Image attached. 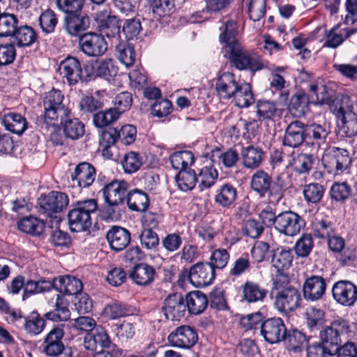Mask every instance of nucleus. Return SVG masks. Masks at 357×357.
Instances as JSON below:
<instances>
[{
  "mask_svg": "<svg viewBox=\"0 0 357 357\" xmlns=\"http://www.w3.org/2000/svg\"><path fill=\"white\" fill-rule=\"evenodd\" d=\"M167 340L174 347L190 349L197 342L198 335L194 328L183 325L172 331Z\"/></svg>",
  "mask_w": 357,
  "mask_h": 357,
  "instance_id": "nucleus-11",
  "label": "nucleus"
},
{
  "mask_svg": "<svg viewBox=\"0 0 357 357\" xmlns=\"http://www.w3.org/2000/svg\"><path fill=\"white\" fill-rule=\"evenodd\" d=\"M18 47H29L35 43L38 36L36 31L29 26L24 25L17 27L12 36Z\"/></svg>",
  "mask_w": 357,
  "mask_h": 357,
  "instance_id": "nucleus-38",
  "label": "nucleus"
},
{
  "mask_svg": "<svg viewBox=\"0 0 357 357\" xmlns=\"http://www.w3.org/2000/svg\"><path fill=\"white\" fill-rule=\"evenodd\" d=\"M314 246L313 238L311 234H303L294 245L296 255L299 257H307L311 252Z\"/></svg>",
  "mask_w": 357,
  "mask_h": 357,
  "instance_id": "nucleus-51",
  "label": "nucleus"
},
{
  "mask_svg": "<svg viewBox=\"0 0 357 357\" xmlns=\"http://www.w3.org/2000/svg\"><path fill=\"white\" fill-rule=\"evenodd\" d=\"M142 165V158L137 153L130 151L126 153L122 162V167L126 173L136 172Z\"/></svg>",
  "mask_w": 357,
  "mask_h": 357,
  "instance_id": "nucleus-54",
  "label": "nucleus"
},
{
  "mask_svg": "<svg viewBox=\"0 0 357 357\" xmlns=\"http://www.w3.org/2000/svg\"><path fill=\"white\" fill-rule=\"evenodd\" d=\"M239 85L233 73H224L216 80L215 90L221 98L229 99L236 92Z\"/></svg>",
  "mask_w": 357,
  "mask_h": 357,
  "instance_id": "nucleus-26",
  "label": "nucleus"
},
{
  "mask_svg": "<svg viewBox=\"0 0 357 357\" xmlns=\"http://www.w3.org/2000/svg\"><path fill=\"white\" fill-rule=\"evenodd\" d=\"M321 161L328 172L339 175L349 168L351 158L347 149L330 146L325 150Z\"/></svg>",
  "mask_w": 357,
  "mask_h": 357,
  "instance_id": "nucleus-5",
  "label": "nucleus"
},
{
  "mask_svg": "<svg viewBox=\"0 0 357 357\" xmlns=\"http://www.w3.org/2000/svg\"><path fill=\"white\" fill-rule=\"evenodd\" d=\"M288 109L295 117L299 118L304 116L307 109L306 96L301 93L294 95L290 99Z\"/></svg>",
  "mask_w": 357,
  "mask_h": 357,
  "instance_id": "nucleus-49",
  "label": "nucleus"
},
{
  "mask_svg": "<svg viewBox=\"0 0 357 357\" xmlns=\"http://www.w3.org/2000/svg\"><path fill=\"white\" fill-rule=\"evenodd\" d=\"M105 314L112 319H118L130 314L128 306L120 302H112L104 308Z\"/></svg>",
  "mask_w": 357,
  "mask_h": 357,
  "instance_id": "nucleus-57",
  "label": "nucleus"
},
{
  "mask_svg": "<svg viewBox=\"0 0 357 357\" xmlns=\"http://www.w3.org/2000/svg\"><path fill=\"white\" fill-rule=\"evenodd\" d=\"M222 31L219 39L220 43H225V51L229 47L239 45L236 39L237 34V24L234 20H227L223 23V26L220 28Z\"/></svg>",
  "mask_w": 357,
  "mask_h": 357,
  "instance_id": "nucleus-33",
  "label": "nucleus"
},
{
  "mask_svg": "<svg viewBox=\"0 0 357 357\" xmlns=\"http://www.w3.org/2000/svg\"><path fill=\"white\" fill-rule=\"evenodd\" d=\"M243 165L248 169H255L261 164L264 152L257 146H248L242 149L241 153Z\"/></svg>",
  "mask_w": 357,
  "mask_h": 357,
  "instance_id": "nucleus-30",
  "label": "nucleus"
},
{
  "mask_svg": "<svg viewBox=\"0 0 357 357\" xmlns=\"http://www.w3.org/2000/svg\"><path fill=\"white\" fill-rule=\"evenodd\" d=\"M184 300L189 313L193 314L203 312L208 303L206 294L199 291L188 293Z\"/></svg>",
  "mask_w": 357,
  "mask_h": 357,
  "instance_id": "nucleus-31",
  "label": "nucleus"
},
{
  "mask_svg": "<svg viewBox=\"0 0 357 357\" xmlns=\"http://www.w3.org/2000/svg\"><path fill=\"white\" fill-rule=\"evenodd\" d=\"M98 208L97 201L89 199L77 202L68 211V220L72 231L81 232L88 230L91 225V215Z\"/></svg>",
  "mask_w": 357,
  "mask_h": 357,
  "instance_id": "nucleus-2",
  "label": "nucleus"
},
{
  "mask_svg": "<svg viewBox=\"0 0 357 357\" xmlns=\"http://www.w3.org/2000/svg\"><path fill=\"white\" fill-rule=\"evenodd\" d=\"M18 19L13 14H0V36L12 37L18 27Z\"/></svg>",
  "mask_w": 357,
  "mask_h": 357,
  "instance_id": "nucleus-44",
  "label": "nucleus"
},
{
  "mask_svg": "<svg viewBox=\"0 0 357 357\" xmlns=\"http://www.w3.org/2000/svg\"><path fill=\"white\" fill-rule=\"evenodd\" d=\"M126 201L129 209L138 212L145 211L149 204L147 194L138 189L130 191L126 196Z\"/></svg>",
  "mask_w": 357,
  "mask_h": 357,
  "instance_id": "nucleus-32",
  "label": "nucleus"
},
{
  "mask_svg": "<svg viewBox=\"0 0 357 357\" xmlns=\"http://www.w3.org/2000/svg\"><path fill=\"white\" fill-rule=\"evenodd\" d=\"M128 183L124 181H113L102 189L105 202L109 206L122 204L126 197Z\"/></svg>",
  "mask_w": 357,
  "mask_h": 357,
  "instance_id": "nucleus-21",
  "label": "nucleus"
},
{
  "mask_svg": "<svg viewBox=\"0 0 357 357\" xmlns=\"http://www.w3.org/2000/svg\"><path fill=\"white\" fill-rule=\"evenodd\" d=\"M293 259V255L289 249L284 247L277 248L273 250L271 263L277 272L287 269Z\"/></svg>",
  "mask_w": 357,
  "mask_h": 357,
  "instance_id": "nucleus-34",
  "label": "nucleus"
},
{
  "mask_svg": "<svg viewBox=\"0 0 357 357\" xmlns=\"http://www.w3.org/2000/svg\"><path fill=\"white\" fill-rule=\"evenodd\" d=\"M241 288L242 300L248 303L262 302L267 296V289L252 280H246Z\"/></svg>",
  "mask_w": 357,
  "mask_h": 357,
  "instance_id": "nucleus-27",
  "label": "nucleus"
},
{
  "mask_svg": "<svg viewBox=\"0 0 357 357\" xmlns=\"http://www.w3.org/2000/svg\"><path fill=\"white\" fill-rule=\"evenodd\" d=\"M272 294H274V305L280 312H291L301 305V294L290 284L287 276L280 275L273 280Z\"/></svg>",
  "mask_w": 357,
  "mask_h": 357,
  "instance_id": "nucleus-1",
  "label": "nucleus"
},
{
  "mask_svg": "<svg viewBox=\"0 0 357 357\" xmlns=\"http://www.w3.org/2000/svg\"><path fill=\"white\" fill-rule=\"evenodd\" d=\"M38 21L42 31L46 33H52L58 23L56 14L50 8L41 13Z\"/></svg>",
  "mask_w": 357,
  "mask_h": 357,
  "instance_id": "nucleus-50",
  "label": "nucleus"
},
{
  "mask_svg": "<svg viewBox=\"0 0 357 357\" xmlns=\"http://www.w3.org/2000/svg\"><path fill=\"white\" fill-rule=\"evenodd\" d=\"M277 177L278 185H272L271 176L264 170H257L251 177V189L260 197L268 196L270 202H278L282 197V190L284 185Z\"/></svg>",
  "mask_w": 357,
  "mask_h": 357,
  "instance_id": "nucleus-3",
  "label": "nucleus"
},
{
  "mask_svg": "<svg viewBox=\"0 0 357 357\" xmlns=\"http://www.w3.org/2000/svg\"><path fill=\"white\" fill-rule=\"evenodd\" d=\"M225 52L229 54V61L239 70L249 69L257 71L264 68L261 58L256 54L250 53L243 50L240 44L229 47Z\"/></svg>",
  "mask_w": 357,
  "mask_h": 357,
  "instance_id": "nucleus-7",
  "label": "nucleus"
},
{
  "mask_svg": "<svg viewBox=\"0 0 357 357\" xmlns=\"http://www.w3.org/2000/svg\"><path fill=\"white\" fill-rule=\"evenodd\" d=\"M139 239L142 246L147 250H154L159 245L158 234L151 229H144Z\"/></svg>",
  "mask_w": 357,
  "mask_h": 357,
  "instance_id": "nucleus-64",
  "label": "nucleus"
},
{
  "mask_svg": "<svg viewBox=\"0 0 357 357\" xmlns=\"http://www.w3.org/2000/svg\"><path fill=\"white\" fill-rule=\"evenodd\" d=\"M176 181L181 190L188 191L195 187L197 182V177L195 171L185 169L178 172L176 176Z\"/></svg>",
  "mask_w": 357,
  "mask_h": 357,
  "instance_id": "nucleus-47",
  "label": "nucleus"
},
{
  "mask_svg": "<svg viewBox=\"0 0 357 357\" xmlns=\"http://www.w3.org/2000/svg\"><path fill=\"white\" fill-rule=\"evenodd\" d=\"M136 134L135 127L128 124L122 126L119 130L116 128H109L102 132V137L108 144H114L117 140H119L125 145H130L135 141Z\"/></svg>",
  "mask_w": 357,
  "mask_h": 357,
  "instance_id": "nucleus-17",
  "label": "nucleus"
},
{
  "mask_svg": "<svg viewBox=\"0 0 357 357\" xmlns=\"http://www.w3.org/2000/svg\"><path fill=\"white\" fill-rule=\"evenodd\" d=\"M283 340L286 341L289 349L294 351L300 350L307 343L305 335L298 330H293L289 333L286 332Z\"/></svg>",
  "mask_w": 357,
  "mask_h": 357,
  "instance_id": "nucleus-56",
  "label": "nucleus"
},
{
  "mask_svg": "<svg viewBox=\"0 0 357 357\" xmlns=\"http://www.w3.org/2000/svg\"><path fill=\"white\" fill-rule=\"evenodd\" d=\"M236 189L229 183L222 185L216 192L215 202L222 207H229L236 199Z\"/></svg>",
  "mask_w": 357,
  "mask_h": 357,
  "instance_id": "nucleus-39",
  "label": "nucleus"
},
{
  "mask_svg": "<svg viewBox=\"0 0 357 357\" xmlns=\"http://www.w3.org/2000/svg\"><path fill=\"white\" fill-rule=\"evenodd\" d=\"M305 225V222L298 213L286 211L278 215L276 230L286 236H293L298 234Z\"/></svg>",
  "mask_w": 357,
  "mask_h": 357,
  "instance_id": "nucleus-10",
  "label": "nucleus"
},
{
  "mask_svg": "<svg viewBox=\"0 0 357 357\" xmlns=\"http://www.w3.org/2000/svg\"><path fill=\"white\" fill-rule=\"evenodd\" d=\"M335 301L344 306H351L357 301V287L351 281L340 280L332 288Z\"/></svg>",
  "mask_w": 357,
  "mask_h": 357,
  "instance_id": "nucleus-14",
  "label": "nucleus"
},
{
  "mask_svg": "<svg viewBox=\"0 0 357 357\" xmlns=\"http://www.w3.org/2000/svg\"><path fill=\"white\" fill-rule=\"evenodd\" d=\"M218 173L217 170L213 167H205L200 170L197 177V182L206 188L211 187L217 180Z\"/></svg>",
  "mask_w": 357,
  "mask_h": 357,
  "instance_id": "nucleus-63",
  "label": "nucleus"
},
{
  "mask_svg": "<svg viewBox=\"0 0 357 357\" xmlns=\"http://www.w3.org/2000/svg\"><path fill=\"white\" fill-rule=\"evenodd\" d=\"M326 289V280L322 276L312 275L303 284V297L307 301H317L323 297Z\"/></svg>",
  "mask_w": 357,
  "mask_h": 357,
  "instance_id": "nucleus-19",
  "label": "nucleus"
},
{
  "mask_svg": "<svg viewBox=\"0 0 357 357\" xmlns=\"http://www.w3.org/2000/svg\"><path fill=\"white\" fill-rule=\"evenodd\" d=\"M54 289L63 294L77 296L81 294L83 285L77 278L61 276L58 279L54 278Z\"/></svg>",
  "mask_w": 357,
  "mask_h": 357,
  "instance_id": "nucleus-29",
  "label": "nucleus"
},
{
  "mask_svg": "<svg viewBox=\"0 0 357 357\" xmlns=\"http://www.w3.org/2000/svg\"><path fill=\"white\" fill-rule=\"evenodd\" d=\"M84 70L88 77L109 79L118 73V67L110 58H105L95 61L88 62L84 66Z\"/></svg>",
  "mask_w": 357,
  "mask_h": 357,
  "instance_id": "nucleus-13",
  "label": "nucleus"
},
{
  "mask_svg": "<svg viewBox=\"0 0 357 357\" xmlns=\"http://www.w3.org/2000/svg\"><path fill=\"white\" fill-rule=\"evenodd\" d=\"M306 144H310L312 149L317 151L326 144V139L331 131L326 124L310 123L305 124Z\"/></svg>",
  "mask_w": 357,
  "mask_h": 357,
  "instance_id": "nucleus-20",
  "label": "nucleus"
},
{
  "mask_svg": "<svg viewBox=\"0 0 357 357\" xmlns=\"http://www.w3.org/2000/svg\"><path fill=\"white\" fill-rule=\"evenodd\" d=\"M60 120L66 137L77 139L84 134V125L78 119L70 118L69 114L68 117Z\"/></svg>",
  "mask_w": 357,
  "mask_h": 357,
  "instance_id": "nucleus-36",
  "label": "nucleus"
},
{
  "mask_svg": "<svg viewBox=\"0 0 357 357\" xmlns=\"http://www.w3.org/2000/svg\"><path fill=\"white\" fill-rule=\"evenodd\" d=\"M169 161L172 168L181 171L194 162V156L188 151H177L170 155Z\"/></svg>",
  "mask_w": 357,
  "mask_h": 357,
  "instance_id": "nucleus-45",
  "label": "nucleus"
},
{
  "mask_svg": "<svg viewBox=\"0 0 357 357\" xmlns=\"http://www.w3.org/2000/svg\"><path fill=\"white\" fill-rule=\"evenodd\" d=\"M350 332L348 321L337 319L330 326L324 328L319 333L321 343L336 354L342 342V337Z\"/></svg>",
  "mask_w": 357,
  "mask_h": 357,
  "instance_id": "nucleus-4",
  "label": "nucleus"
},
{
  "mask_svg": "<svg viewBox=\"0 0 357 357\" xmlns=\"http://www.w3.org/2000/svg\"><path fill=\"white\" fill-rule=\"evenodd\" d=\"M330 193L333 200L344 202L350 197L351 189L345 182L335 183L331 188Z\"/></svg>",
  "mask_w": 357,
  "mask_h": 357,
  "instance_id": "nucleus-62",
  "label": "nucleus"
},
{
  "mask_svg": "<svg viewBox=\"0 0 357 357\" xmlns=\"http://www.w3.org/2000/svg\"><path fill=\"white\" fill-rule=\"evenodd\" d=\"M161 310L167 319L181 320L185 317L186 312L184 298L181 294L177 293L169 295L164 301Z\"/></svg>",
  "mask_w": 357,
  "mask_h": 357,
  "instance_id": "nucleus-15",
  "label": "nucleus"
},
{
  "mask_svg": "<svg viewBox=\"0 0 357 357\" xmlns=\"http://www.w3.org/2000/svg\"><path fill=\"white\" fill-rule=\"evenodd\" d=\"M96 178V169L89 162H80L78 164L73 173L71 174V178L73 182L80 188H88L92 185Z\"/></svg>",
  "mask_w": 357,
  "mask_h": 357,
  "instance_id": "nucleus-25",
  "label": "nucleus"
},
{
  "mask_svg": "<svg viewBox=\"0 0 357 357\" xmlns=\"http://www.w3.org/2000/svg\"><path fill=\"white\" fill-rule=\"evenodd\" d=\"M303 192L307 202L317 203L323 197L324 188L319 183H312L305 185Z\"/></svg>",
  "mask_w": 357,
  "mask_h": 357,
  "instance_id": "nucleus-61",
  "label": "nucleus"
},
{
  "mask_svg": "<svg viewBox=\"0 0 357 357\" xmlns=\"http://www.w3.org/2000/svg\"><path fill=\"white\" fill-rule=\"evenodd\" d=\"M155 275V268L145 263L135 265L129 273L133 282L139 286L150 284L153 281Z\"/></svg>",
  "mask_w": 357,
  "mask_h": 357,
  "instance_id": "nucleus-28",
  "label": "nucleus"
},
{
  "mask_svg": "<svg viewBox=\"0 0 357 357\" xmlns=\"http://www.w3.org/2000/svg\"><path fill=\"white\" fill-rule=\"evenodd\" d=\"M45 326V321L37 312H33L26 320L24 329L27 333L36 335L40 333Z\"/></svg>",
  "mask_w": 357,
  "mask_h": 357,
  "instance_id": "nucleus-52",
  "label": "nucleus"
},
{
  "mask_svg": "<svg viewBox=\"0 0 357 357\" xmlns=\"http://www.w3.org/2000/svg\"><path fill=\"white\" fill-rule=\"evenodd\" d=\"M66 194L52 191L46 195H41L38 199V211L40 213L52 216V214L62 211L68 204Z\"/></svg>",
  "mask_w": 357,
  "mask_h": 357,
  "instance_id": "nucleus-9",
  "label": "nucleus"
},
{
  "mask_svg": "<svg viewBox=\"0 0 357 357\" xmlns=\"http://www.w3.org/2000/svg\"><path fill=\"white\" fill-rule=\"evenodd\" d=\"M117 57L126 67H130L135 61V52L133 46L127 42L119 43L116 46Z\"/></svg>",
  "mask_w": 357,
  "mask_h": 357,
  "instance_id": "nucleus-48",
  "label": "nucleus"
},
{
  "mask_svg": "<svg viewBox=\"0 0 357 357\" xmlns=\"http://www.w3.org/2000/svg\"><path fill=\"white\" fill-rule=\"evenodd\" d=\"M150 8L154 17L159 20L169 16L174 12V0H153Z\"/></svg>",
  "mask_w": 357,
  "mask_h": 357,
  "instance_id": "nucleus-46",
  "label": "nucleus"
},
{
  "mask_svg": "<svg viewBox=\"0 0 357 357\" xmlns=\"http://www.w3.org/2000/svg\"><path fill=\"white\" fill-rule=\"evenodd\" d=\"M89 16L82 11L66 15L64 17V29L71 36H77L80 33L90 27Z\"/></svg>",
  "mask_w": 357,
  "mask_h": 357,
  "instance_id": "nucleus-22",
  "label": "nucleus"
},
{
  "mask_svg": "<svg viewBox=\"0 0 357 357\" xmlns=\"http://www.w3.org/2000/svg\"><path fill=\"white\" fill-rule=\"evenodd\" d=\"M58 9L66 15L82 11L86 0H55Z\"/></svg>",
  "mask_w": 357,
  "mask_h": 357,
  "instance_id": "nucleus-55",
  "label": "nucleus"
},
{
  "mask_svg": "<svg viewBox=\"0 0 357 357\" xmlns=\"http://www.w3.org/2000/svg\"><path fill=\"white\" fill-rule=\"evenodd\" d=\"M354 30L340 29V25H336L332 29L326 32L327 38L324 43V46L336 48L340 45L344 40L354 33Z\"/></svg>",
  "mask_w": 357,
  "mask_h": 357,
  "instance_id": "nucleus-37",
  "label": "nucleus"
},
{
  "mask_svg": "<svg viewBox=\"0 0 357 357\" xmlns=\"http://www.w3.org/2000/svg\"><path fill=\"white\" fill-rule=\"evenodd\" d=\"M287 328L281 318L267 319L260 325V333L264 340L270 344L281 342L286 337Z\"/></svg>",
  "mask_w": 357,
  "mask_h": 357,
  "instance_id": "nucleus-12",
  "label": "nucleus"
},
{
  "mask_svg": "<svg viewBox=\"0 0 357 357\" xmlns=\"http://www.w3.org/2000/svg\"><path fill=\"white\" fill-rule=\"evenodd\" d=\"M305 124L301 121H291L286 128L282 144L291 148H297L306 143Z\"/></svg>",
  "mask_w": 357,
  "mask_h": 357,
  "instance_id": "nucleus-18",
  "label": "nucleus"
},
{
  "mask_svg": "<svg viewBox=\"0 0 357 357\" xmlns=\"http://www.w3.org/2000/svg\"><path fill=\"white\" fill-rule=\"evenodd\" d=\"M79 50L89 57H100L105 54L108 45L103 35L89 31L81 35L78 40Z\"/></svg>",
  "mask_w": 357,
  "mask_h": 357,
  "instance_id": "nucleus-8",
  "label": "nucleus"
},
{
  "mask_svg": "<svg viewBox=\"0 0 357 357\" xmlns=\"http://www.w3.org/2000/svg\"><path fill=\"white\" fill-rule=\"evenodd\" d=\"M257 107L258 116L266 119H271L280 115V112L276 108L275 103L271 101L259 100L257 103Z\"/></svg>",
  "mask_w": 357,
  "mask_h": 357,
  "instance_id": "nucleus-59",
  "label": "nucleus"
},
{
  "mask_svg": "<svg viewBox=\"0 0 357 357\" xmlns=\"http://www.w3.org/2000/svg\"><path fill=\"white\" fill-rule=\"evenodd\" d=\"M305 319L307 327L311 330L317 329L324 322V312L322 310L312 307L307 309Z\"/></svg>",
  "mask_w": 357,
  "mask_h": 357,
  "instance_id": "nucleus-53",
  "label": "nucleus"
},
{
  "mask_svg": "<svg viewBox=\"0 0 357 357\" xmlns=\"http://www.w3.org/2000/svg\"><path fill=\"white\" fill-rule=\"evenodd\" d=\"M2 123L6 130L17 135H21L26 128L25 119L19 114L9 113L5 115Z\"/></svg>",
  "mask_w": 357,
  "mask_h": 357,
  "instance_id": "nucleus-40",
  "label": "nucleus"
},
{
  "mask_svg": "<svg viewBox=\"0 0 357 357\" xmlns=\"http://www.w3.org/2000/svg\"><path fill=\"white\" fill-rule=\"evenodd\" d=\"M53 310L45 314L47 319L53 321H63L70 319V313L68 308L66 300L61 295H57Z\"/></svg>",
  "mask_w": 357,
  "mask_h": 357,
  "instance_id": "nucleus-35",
  "label": "nucleus"
},
{
  "mask_svg": "<svg viewBox=\"0 0 357 357\" xmlns=\"http://www.w3.org/2000/svg\"><path fill=\"white\" fill-rule=\"evenodd\" d=\"M308 96L316 104H330L332 101V90L325 85L310 84Z\"/></svg>",
  "mask_w": 357,
  "mask_h": 357,
  "instance_id": "nucleus-43",
  "label": "nucleus"
},
{
  "mask_svg": "<svg viewBox=\"0 0 357 357\" xmlns=\"http://www.w3.org/2000/svg\"><path fill=\"white\" fill-rule=\"evenodd\" d=\"M18 229L26 234L38 236L45 227L44 223L40 219L33 216L22 218L17 223Z\"/></svg>",
  "mask_w": 357,
  "mask_h": 357,
  "instance_id": "nucleus-41",
  "label": "nucleus"
},
{
  "mask_svg": "<svg viewBox=\"0 0 357 357\" xmlns=\"http://www.w3.org/2000/svg\"><path fill=\"white\" fill-rule=\"evenodd\" d=\"M58 70L70 85H75L81 79L82 68L79 61L75 57L68 56L60 63Z\"/></svg>",
  "mask_w": 357,
  "mask_h": 357,
  "instance_id": "nucleus-23",
  "label": "nucleus"
},
{
  "mask_svg": "<svg viewBox=\"0 0 357 357\" xmlns=\"http://www.w3.org/2000/svg\"><path fill=\"white\" fill-rule=\"evenodd\" d=\"M61 91L52 89L45 94L43 100L44 120L56 121L68 117L70 112L63 104Z\"/></svg>",
  "mask_w": 357,
  "mask_h": 357,
  "instance_id": "nucleus-6",
  "label": "nucleus"
},
{
  "mask_svg": "<svg viewBox=\"0 0 357 357\" xmlns=\"http://www.w3.org/2000/svg\"><path fill=\"white\" fill-rule=\"evenodd\" d=\"M119 116L116 109L111 108L96 114L93 116V123L96 126L103 128L116 121Z\"/></svg>",
  "mask_w": 357,
  "mask_h": 357,
  "instance_id": "nucleus-58",
  "label": "nucleus"
},
{
  "mask_svg": "<svg viewBox=\"0 0 357 357\" xmlns=\"http://www.w3.org/2000/svg\"><path fill=\"white\" fill-rule=\"evenodd\" d=\"M110 248L116 252L124 250L130 243V231L119 226H113L107 233Z\"/></svg>",
  "mask_w": 357,
  "mask_h": 357,
  "instance_id": "nucleus-24",
  "label": "nucleus"
},
{
  "mask_svg": "<svg viewBox=\"0 0 357 357\" xmlns=\"http://www.w3.org/2000/svg\"><path fill=\"white\" fill-rule=\"evenodd\" d=\"M232 98L235 105L240 108L248 107L255 101L251 86L246 83L240 84Z\"/></svg>",
  "mask_w": 357,
  "mask_h": 357,
  "instance_id": "nucleus-42",
  "label": "nucleus"
},
{
  "mask_svg": "<svg viewBox=\"0 0 357 357\" xmlns=\"http://www.w3.org/2000/svg\"><path fill=\"white\" fill-rule=\"evenodd\" d=\"M188 276L195 287H206L215 279V270L208 263L198 262L190 268Z\"/></svg>",
  "mask_w": 357,
  "mask_h": 357,
  "instance_id": "nucleus-16",
  "label": "nucleus"
},
{
  "mask_svg": "<svg viewBox=\"0 0 357 357\" xmlns=\"http://www.w3.org/2000/svg\"><path fill=\"white\" fill-rule=\"evenodd\" d=\"M312 162L313 157L312 155L300 153L293 159L292 166L296 172L300 174H304L311 169Z\"/></svg>",
  "mask_w": 357,
  "mask_h": 357,
  "instance_id": "nucleus-60",
  "label": "nucleus"
}]
</instances>
